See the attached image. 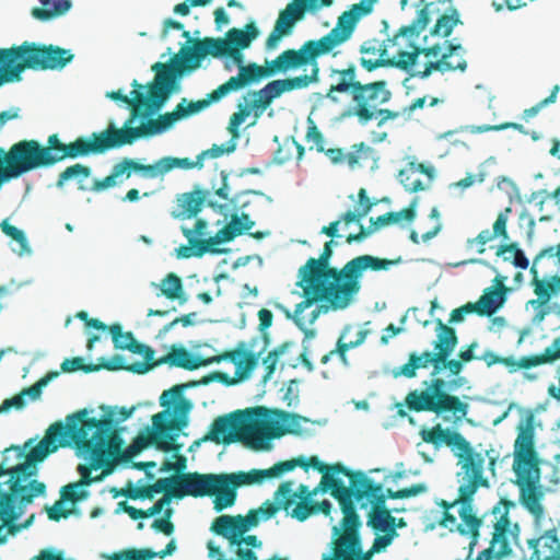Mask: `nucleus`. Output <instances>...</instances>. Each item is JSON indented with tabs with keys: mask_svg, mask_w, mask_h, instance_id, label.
<instances>
[{
	"mask_svg": "<svg viewBox=\"0 0 560 560\" xmlns=\"http://www.w3.org/2000/svg\"><path fill=\"white\" fill-rule=\"evenodd\" d=\"M116 349L128 350L131 353L143 357V361L153 359L155 351L144 343L139 342L131 331L124 332L119 324H113L108 328Z\"/></svg>",
	"mask_w": 560,
	"mask_h": 560,
	"instance_id": "nucleus-37",
	"label": "nucleus"
},
{
	"mask_svg": "<svg viewBox=\"0 0 560 560\" xmlns=\"http://www.w3.org/2000/svg\"><path fill=\"white\" fill-rule=\"evenodd\" d=\"M479 347L478 341L474 340L469 345L464 346L457 353V359H448L444 364L445 370L455 377H460L459 374L464 370L466 363L474 360H479V357L475 354V350Z\"/></svg>",
	"mask_w": 560,
	"mask_h": 560,
	"instance_id": "nucleus-55",
	"label": "nucleus"
},
{
	"mask_svg": "<svg viewBox=\"0 0 560 560\" xmlns=\"http://www.w3.org/2000/svg\"><path fill=\"white\" fill-rule=\"evenodd\" d=\"M88 415V410L82 409L68 416L66 423L49 425L44 438L32 447V459L44 460L59 447L73 443L79 451L90 455L91 467H104V474H108L121 454L122 440L110 418H89Z\"/></svg>",
	"mask_w": 560,
	"mask_h": 560,
	"instance_id": "nucleus-3",
	"label": "nucleus"
},
{
	"mask_svg": "<svg viewBox=\"0 0 560 560\" xmlns=\"http://www.w3.org/2000/svg\"><path fill=\"white\" fill-rule=\"evenodd\" d=\"M179 54L189 62L187 66L190 69L199 68L201 61L209 55L214 58L229 56L237 63L238 68L244 66L241 49L228 47V43L222 38L195 39L192 46H183Z\"/></svg>",
	"mask_w": 560,
	"mask_h": 560,
	"instance_id": "nucleus-25",
	"label": "nucleus"
},
{
	"mask_svg": "<svg viewBox=\"0 0 560 560\" xmlns=\"http://www.w3.org/2000/svg\"><path fill=\"white\" fill-rule=\"evenodd\" d=\"M184 236L187 238V245H219L217 233L212 235L208 231V222L198 219L192 228H182Z\"/></svg>",
	"mask_w": 560,
	"mask_h": 560,
	"instance_id": "nucleus-51",
	"label": "nucleus"
},
{
	"mask_svg": "<svg viewBox=\"0 0 560 560\" xmlns=\"http://www.w3.org/2000/svg\"><path fill=\"white\" fill-rule=\"evenodd\" d=\"M451 432L452 431L448 429H443L441 424H436L430 429L423 428L420 431V436L423 442L432 444L434 446H440L441 444H446V441L450 438Z\"/></svg>",
	"mask_w": 560,
	"mask_h": 560,
	"instance_id": "nucleus-61",
	"label": "nucleus"
},
{
	"mask_svg": "<svg viewBox=\"0 0 560 560\" xmlns=\"http://www.w3.org/2000/svg\"><path fill=\"white\" fill-rule=\"evenodd\" d=\"M285 482H290V497L288 499L291 501V512L290 516L300 522H304L312 515V503L313 498L319 492L323 491L320 483L311 490L306 485H300L296 490L293 489L294 481L287 480Z\"/></svg>",
	"mask_w": 560,
	"mask_h": 560,
	"instance_id": "nucleus-35",
	"label": "nucleus"
},
{
	"mask_svg": "<svg viewBox=\"0 0 560 560\" xmlns=\"http://www.w3.org/2000/svg\"><path fill=\"white\" fill-rule=\"evenodd\" d=\"M368 526L375 533H394L396 530V517L390 514L389 510H376L369 513Z\"/></svg>",
	"mask_w": 560,
	"mask_h": 560,
	"instance_id": "nucleus-57",
	"label": "nucleus"
},
{
	"mask_svg": "<svg viewBox=\"0 0 560 560\" xmlns=\"http://www.w3.org/2000/svg\"><path fill=\"white\" fill-rule=\"evenodd\" d=\"M207 441L225 445L242 442L254 450H259L258 420H252L249 410L218 417L211 423L209 432L194 444L198 446Z\"/></svg>",
	"mask_w": 560,
	"mask_h": 560,
	"instance_id": "nucleus-15",
	"label": "nucleus"
},
{
	"mask_svg": "<svg viewBox=\"0 0 560 560\" xmlns=\"http://www.w3.org/2000/svg\"><path fill=\"white\" fill-rule=\"evenodd\" d=\"M416 167L412 165H408L406 168L401 170L398 174V179L400 184L405 187V189L409 192H417L424 189V186L421 179L415 175Z\"/></svg>",
	"mask_w": 560,
	"mask_h": 560,
	"instance_id": "nucleus-62",
	"label": "nucleus"
},
{
	"mask_svg": "<svg viewBox=\"0 0 560 560\" xmlns=\"http://www.w3.org/2000/svg\"><path fill=\"white\" fill-rule=\"evenodd\" d=\"M132 171L145 173V165L132 159L126 158L113 166L112 172L108 176L104 177L103 179L94 180L92 189L94 191H102L109 187H114L118 184V177L126 175V177L129 178L131 176Z\"/></svg>",
	"mask_w": 560,
	"mask_h": 560,
	"instance_id": "nucleus-40",
	"label": "nucleus"
},
{
	"mask_svg": "<svg viewBox=\"0 0 560 560\" xmlns=\"http://www.w3.org/2000/svg\"><path fill=\"white\" fill-rule=\"evenodd\" d=\"M425 3L422 9L417 12L415 20L410 25L402 26L398 33L387 40L378 42L377 39L365 40L360 46L362 55L359 62L363 69L371 72L382 67H395L407 70L412 66L413 54H407L402 47V39L406 34L411 36L424 31L430 21L429 5Z\"/></svg>",
	"mask_w": 560,
	"mask_h": 560,
	"instance_id": "nucleus-10",
	"label": "nucleus"
},
{
	"mask_svg": "<svg viewBox=\"0 0 560 560\" xmlns=\"http://www.w3.org/2000/svg\"><path fill=\"white\" fill-rule=\"evenodd\" d=\"M42 8H33L31 14L38 21H49L65 14L71 7L70 0H38Z\"/></svg>",
	"mask_w": 560,
	"mask_h": 560,
	"instance_id": "nucleus-52",
	"label": "nucleus"
},
{
	"mask_svg": "<svg viewBox=\"0 0 560 560\" xmlns=\"http://www.w3.org/2000/svg\"><path fill=\"white\" fill-rule=\"evenodd\" d=\"M185 385H174L166 389L160 396V405L170 408L175 404V411L184 417L172 418L167 410L158 412L152 417V430L147 428V433L138 434L131 444L122 453L124 459H130L140 452L154 445L159 451L168 453L170 451L182 450V444L176 443L180 430L186 427L185 415L190 410L191 404L184 398Z\"/></svg>",
	"mask_w": 560,
	"mask_h": 560,
	"instance_id": "nucleus-8",
	"label": "nucleus"
},
{
	"mask_svg": "<svg viewBox=\"0 0 560 560\" xmlns=\"http://www.w3.org/2000/svg\"><path fill=\"white\" fill-rule=\"evenodd\" d=\"M330 77L337 78L331 84L325 97L332 103H339L337 93L348 94L350 105L340 114V119L357 118L359 124L366 125L373 119H378V126L398 117V113L382 106L392 100V91L387 81L377 80L363 82L359 75L355 63L350 62L341 69H331Z\"/></svg>",
	"mask_w": 560,
	"mask_h": 560,
	"instance_id": "nucleus-6",
	"label": "nucleus"
},
{
	"mask_svg": "<svg viewBox=\"0 0 560 560\" xmlns=\"http://www.w3.org/2000/svg\"><path fill=\"white\" fill-rule=\"evenodd\" d=\"M296 467H302L307 470L310 467L323 471L326 469L324 463L318 457L312 456L306 459L303 456L283 460L275 464L268 469H252L247 472L238 471L233 474H220L219 481L215 483L213 491L214 510L220 512L229 506H232L236 500V489L245 485L260 483L265 479L277 478L284 472L291 471Z\"/></svg>",
	"mask_w": 560,
	"mask_h": 560,
	"instance_id": "nucleus-11",
	"label": "nucleus"
},
{
	"mask_svg": "<svg viewBox=\"0 0 560 560\" xmlns=\"http://www.w3.org/2000/svg\"><path fill=\"white\" fill-rule=\"evenodd\" d=\"M260 353L250 352L245 341H240L232 350L212 357V363L222 361L232 362L235 368V374L240 380L247 378L259 362Z\"/></svg>",
	"mask_w": 560,
	"mask_h": 560,
	"instance_id": "nucleus-33",
	"label": "nucleus"
},
{
	"mask_svg": "<svg viewBox=\"0 0 560 560\" xmlns=\"http://www.w3.org/2000/svg\"><path fill=\"white\" fill-rule=\"evenodd\" d=\"M515 506V502L501 499L491 509L490 517L493 532L490 546L479 552L476 560L502 559L512 553V546L517 544L520 536V525L512 523L510 517V510Z\"/></svg>",
	"mask_w": 560,
	"mask_h": 560,
	"instance_id": "nucleus-17",
	"label": "nucleus"
},
{
	"mask_svg": "<svg viewBox=\"0 0 560 560\" xmlns=\"http://www.w3.org/2000/svg\"><path fill=\"white\" fill-rule=\"evenodd\" d=\"M416 211L412 206L405 208L397 212H387L377 218L370 219V226L366 229L373 233L374 231L380 230L381 228L399 223L400 221L410 222L415 219Z\"/></svg>",
	"mask_w": 560,
	"mask_h": 560,
	"instance_id": "nucleus-54",
	"label": "nucleus"
},
{
	"mask_svg": "<svg viewBox=\"0 0 560 560\" xmlns=\"http://www.w3.org/2000/svg\"><path fill=\"white\" fill-rule=\"evenodd\" d=\"M218 478L219 475L215 474L186 472L177 475L178 490L175 493V499L211 497L215 489V482L219 481Z\"/></svg>",
	"mask_w": 560,
	"mask_h": 560,
	"instance_id": "nucleus-29",
	"label": "nucleus"
},
{
	"mask_svg": "<svg viewBox=\"0 0 560 560\" xmlns=\"http://www.w3.org/2000/svg\"><path fill=\"white\" fill-rule=\"evenodd\" d=\"M277 416L282 425H279L277 422L258 420L259 450L269 448L268 442L272 439H278L285 434H301L302 423L307 421L306 418L298 413L283 410L278 411Z\"/></svg>",
	"mask_w": 560,
	"mask_h": 560,
	"instance_id": "nucleus-28",
	"label": "nucleus"
},
{
	"mask_svg": "<svg viewBox=\"0 0 560 560\" xmlns=\"http://www.w3.org/2000/svg\"><path fill=\"white\" fill-rule=\"evenodd\" d=\"M512 213L510 207L500 211L495 221L492 224V229H486L481 231L475 238L469 240V243H477L478 245H486L489 242L499 241L500 245H518L520 240L515 235L508 231V221ZM521 228V241L530 242L532 235L535 229V222L529 218H521L518 221Z\"/></svg>",
	"mask_w": 560,
	"mask_h": 560,
	"instance_id": "nucleus-22",
	"label": "nucleus"
},
{
	"mask_svg": "<svg viewBox=\"0 0 560 560\" xmlns=\"http://www.w3.org/2000/svg\"><path fill=\"white\" fill-rule=\"evenodd\" d=\"M74 58L69 49L25 40L0 48V86L19 82L25 70H61Z\"/></svg>",
	"mask_w": 560,
	"mask_h": 560,
	"instance_id": "nucleus-9",
	"label": "nucleus"
},
{
	"mask_svg": "<svg viewBox=\"0 0 560 560\" xmlns=\"http://www.w3.org/2000/svg\"><path fill=\"white\" fill-rule=\"evenodd\" d=\"M560 359V337L552 340L551 345L547 347L544 352L539 354L526 355L516 359L513 355L501 357L492 350H486L479 360L483 361L488 368L494 364L504 365L510 373H515L520 370H529L542 364L552 363Z\"/></svg>",
	"mask_w": 560,
	"mask_h": 560,
	"instance_id": "nucleus-24",
	"label": "nucleus"
},
{
	"mask_svg": "<svg viewBox=\"0 0 560 560\" xmlns=\"http://www.w3.org/2000/svg\"><path fill=\"white\" fill-rule=\"evenodd\" d=\"M503 279L495 278L499 284V289L494 290L488 288L479 300L474 303L477 307V315L479 316H491L493 315L504 303L506 288L503 284Z\"/></svg>",
	"mask_w": 560,
	"mask_h": 560,
	"instance_id": "nucleus-42",
	"label": "nucleus"
},
{
	"mask_svg": "<svg viewBox=\"0 0 560 560\" xmlns=\"http://www.w3.org/2000/svg\"><path fill=\"white\" fill-rule=\"evenodd\" d=\"M351 329L352 326H345L337 340L338 357L340 361L346 365L348 364L347 352L350 349H354L364 343L368 335L370 334L369 329H361L357 332L355 339H348V335L350 334Z\"/></svg>",
	"mask_w": 560,
	"mask_h": 560,
	"instance_id": "nucleus-53",
	"label": "nucleus"
},
{
	"mask_svg": "<svg viewBox=\"0 0 560 560\" xmlns=\"http://www.w3.org/2000/svg\"><path fill=\"white\" fill-rule=\"evenodd\" d=\"M555 249V247H547L542 253H548ZM556 256L560 262V247H556ZM534 292L537 295V302L540 305H545L549 302L551 295L560 290V277L553 276L550 280H540L538 278L533 279ZM536 301H532V304Z\"/></svg>",
	"mask_w": 560,
	"mask_h": 560,
	"instance_id": "nucleus-47",
	"label": "nucleus"
},
{
	"mask_svg": "<svg viewBox=\"0 0 560 560\" xmlns=\"http://www.w3.org/2000/svg\"><path fill=\"white\" fill-rule=\"evenodd\" d=\"M94 469L91 465H79L78 471L81 478L77 482L68 483L60 490L61 501H68L77 503L89 497V491L84 489L85 486H90L92 482L100 481L104 474L98 477H92L91 471Z\"/></svg>",
	"mask_w": 560,
	"mask_h": 560,
	"instance_id": "nucleus-39",
	"label": "nucleus"
},
{
	"mask_svg": "<svg viewBox=\"0 0 560 560\" xmlns=\"http://www.w3.org/2000/svg\"><path fill=\"white\" fill-rule=\"evenodd\" d=\"M131 85L135 88V90L131 92L132 97L122 94L121 91H112L106 94V96L110 100L119 101L131 106L130 117L124 124L127 126H130L133 122V120L140 115V109L142 108V106L148 105V98L141 91L143 89V85L140 84L137 80H133Z\"/></svg>",
	"mask_w": 560,
	"mask_h": 560,
	"instance_id": "nucleus-43",
	"label": "nucleus"
},
{
	"mask_svg": "<svg viewBox=\"0 0 560 560\" xmlns=\"http://www.w3.org/2000/svg\"><path fill=\"white\" fill-rule=\"evenodd\" d=\"M163 364L194 371L201 366L212 364V357L202 358L201 355L192 354L183 346L173 345L166 355L156 360L153 358L150 361H136L133 363L126 364L125 359L121 355L116 354L112 358L110 362L104 363L102 366L109 371L125 370L135 374H145L154 368Z\"/></svg>",
	"mask_w": 560,
	"mask_h": 560,
	"instance_id": "nucleus-18",
	"label": "nucleus"
},
{
	"mask_svg": "<svg viewBox=\"0 0 560 560\" xmlns=\"http://www.w3.org/2000/svg\"><path fill=\"white\" fill-rule=\"evenodd\" d=\"M258 524L259 511L250 510L245 516H232L226 514L220 515L213 521L210 529L215 535H225L228 532L232 530L233 537H240V535H244Z\"/></svg>",
	"mask_w": 560,
	"mask_h": 560,
	"instance_id": "nucleus-34",
	"label": "nucleus"
},
{
	"mask_svg": "<svg viewBox=\"0 0 560 560\" xmlns=\"http://www.w3.org/2000/svg\"><path fill=\"white\" fill-rule=\"evenodd\" d=\"M436 339L433 342L434 353L444 364L450 359L458 345V337L456 330L444 324L441 318L434 320Z\"/></svg>",
	"mask_w": 560,
	"mask_h": 560,
	"instance_id": "nucleus-38",
	"label": "nucleus"
},
{
	"mask_svg": "<svg viewBox=\"0 0 560 560\" xmlns=\"http://www.w3.org/2000/svg\"><path fill=\"white\" fill-rule=\"evenodd\" d=\"M537 528V535L527 539V560H560V538L556 528Z\"/></svg>",
	"mask_w": 560,
	"mask_h": 560,
	"instance_id": "nucleus-31",
	"label": "nucleus"
},
{
	"mask_svg": "<svg viewBox=\"0 0 560 560\" xmlns=\"http://www.w3.org/2000/svg\"><path fill=\"white\" fill-rule=\"evenodd\" d=\"M513 456L514 472L539 470L538 455L535 450V416L533 412L527 413L517 427Z\"/></svg>",
	"mask_w": 560,
	"mask_h": 560,
	"instance_id": "nucleus-23",
	"label": "nucleus"
},
{
	"mask_svg": "<svg viewBox=\"0 0 560 560\" xmlns=\"http://www.w3.org/2000/svg\"><path fill=\"white\" fill-rule=\"evenodd\" d=\"M158 287L161 291L159 295H164L171 301L178 300L182 304L186 302V298H184L183 282L177 275L173 272L168 273L161 280Z\"/></svg>",
	"mask_w": 560,
	"mask_h": 560,
	"instance_id": "nucleus-58",
	"label": "nucleus"
},
{
	"mask_svg": "<svg viewBox=\"0 0 560 560\" xmlns=\"http://www.w3.org/2000/svg\"><path fill=\"white\" fill-rule=\"evenodd\" d=\"M311 65V73L294 78L273 80L262 89L249 91L244 95L245 103L237 104V110L232 114L228 125V131L233 139L240 137V127L247 117L253 115L254 120L249 126L256 125L264 112L271 105L273 100L283 93L307 88L319 80L318 62L314 59L306 44L299 49L283 50L273 60H266V66L255 62L241 66L236 75L231 77L226 82L219 85L224 97L233 92L241 91L265 78L275 75L278 72L285 73L289 70Z\"/></svg>",
	"mask_w": 560,
	"mask_h": 560,
	"instance_id": "nucleus-2",
	"label": "nucleus"
},
{
	"mask_svg": "<svg viewBox=\"0 0 560 560\" xmlns=\"http://www.w3.org/2000/svg\"><path fill=\"white\" fill-rule=\"evenodd\" d=\"M54 160L48 142L42 145L37 140H21L7 152L0 148V187L25 173L55 165Z\"/></svg>",
	"mask_w": 560,
	"mask_h": 560,
	"instance_id": "nucleus-12",
	"label": "nucleus"
},
{
	"mask_svg": "<svg viewBox=\"0 0 560 560\" xmlns=\"http://www.w3.org/2000/svg\"><path fill=\"white\" fill-rule=\"evenodd\" d=\"M462 50L463 48L460 45L450 44L447 52L442 54L441 58L436 61L428 62L424 67V70L417 71L416 75L424 79L428 78L434 70L440 72L455 70L464 71L467 68V62L463 55L458 54Z\"/></svg>",
	"mask_w": 560,
	"mask_h": 560,
	"instance_id": "nucleus-36",
	"label": "nucleus"
},
{
	"mask_svg": "<svg viewBox=\"0 0 560 560\" xmlns=\"http://www.w3.org/2000/svg\"><path fill=\"white\" fill-rule=\"evenodd\" d=\"M514 485L518 488L520 503L534 517L535 526L541 527L545 509L544 491L539 486V470L514 472Z\"/></svg>",
	"mask_w": 560,
	"mask_h": 560,
	"instance_id": "nucleus-26",
	"label": "nucleus"
},
{
	"mask_svg": "<svg viewBox=\"0 0 560 560\" xmlns=\"http://www.w3.org/2000/svg\"><path fill=\"white\" fill-rule=\"evenodd\" d=\"M246 192L236 194L230 197V187L228 185V173L221 171V186L214 189V195L224 200L225 203L219 205L218 202L209 199L210 190L195 185L191 191L178 194L175 199V205L172 210V217L178 220H188L196 218L205 205L212 209H219L221 212L224 209H244L248 202L243 201L242 198Z\"/></svg>",
	"mask_w": 560,
	"mask_h": 560,
	"instance_id": "nucleus-13",
	"label": "nucleus"
},
{
	"mask_svg": "<svg viewBox=\"0 0 560 560\" xmlns=\"http://www.w3.org/2000/svg\"><path fill=\"white\" fill-rule=\"evenodd\" d=\"M305 141L308 143L312 142L314 144L310 147V150L315 148L316 151L319 153H323L325 151V137L317 127L316 122L311 117L307 118Z\"/></svg>",
	"mask_w": 560,
	"mask_h": 560,
	"instance_id": "nucleus-64",
	"label": "nucleus"
},
{
	"mask_svg": "<svg viewBox=\"0 0 560 560\" xmlns=\"http://www.w3.org/2000/svg\"><path fill=\"white\" fill-rule=\"evenodd\" d=\"M259 31L255 22H249L245 25V30L233 27L225 34L223 42L228 43V47L236 49H246L252 42L257 38Z\"/></svg>",
	"mask_w": 560,
	"mask_h": 560,
	"instance_id": "nucleus-48",
	"label": "nucleus"
},
{
	"mask_svg": "<svg viewBox=\"0 0 560 560\" xmlns=\"http://www.w3.org/2000/svg\"><path fill=\"white\" fill-rule=\"evenodd\" d=\"M334 534L338 536V538L334 541V557H326L325 560H372L373 556L375 555V552H372L371 548L368 551L362 552L360 536L358 549L354 547L352 549V547H348L347 545L341 544L342 532L339 527H334Z\"/></svg>",
	"mask_w": 560,
	"mask_h": 560,
	"instance_id": "nucleus-44",
	"label": "nucleus"
},
{
	"mask_svg": "<svg viewBox=\"0 0 560 560\" xmlns=\"http://www.w3.org/2000/svg\"><path fill=\"white\" fill-rule=\"evenodd\" d=\"M176 550V541L172 539L161 551H153L149 548L126 549L113 556V560H151L155 557L161 559L171 556Z\"/></svg>",
	"mask_w": 560,
	"mask_h": 560,
	"instance_id": "nucleus-50",
	"label": "nucleus"
},
{
	"mask_svg": "<svg viewBox=\"0 0 560 560\" xmlns=\"http://www.w3.org/2000/svg\"><path fill=\"white\" fill-rule=\"evenodd\" d=\"M420 33H418L415 36H411L410 34H406L405 38L402 39V47L406 50L407 54H413V60L412 66L416 65L417 58L420 54L425 55L427 57H434L438 58L441 55V47L439 45H433L432 47L427 48H420L416 45V40L419 37Z\"/></svg>",
	"mask_w": 560,
	"mask_h": 560,
	"instance_id": "nucleus-59",
	"label": "nucleus"
},
{
	"mask_svg": "<svg viewBox=\"0 0 560 560\" xmlns=\"http://www.w3.org/2000/svg\"><path fill=\"white\" fill-rule=\"evenodd\" d=\"M377 160L376 151L365 142L355 143L351 147V150L346 153V161L351 168L361 166L369 162L375 163Z\"/></svg>",
	"mask_w": 560,
	"mask_h": 560,
	"instance_id": "nucleus-56",
	"label": "nucleus"
},
{
	"mask_svg": "<svg viewBox=\"0 0 560 560\" xmlns=\"http://www.w3.org/2000/svg\"><path fill=\"white\" fill-rule=\"evenodd\" d=\"M202 166L199 154L195 161H191L188 158L164 156L152 165H145V173H148L150 177H156L164 175L174 168L191 170L201 168Z\"/></svg>",
	"mask_w": 560,
	"mask_h": 560,
	"instance_id": "nucleus-41",
	"label": "nucleus"
},
{
	"mask_svg": "<svg viewBox=\"0 0 560 560\" xmlns=\"http://www.w3.org/2000/svg\"><path fill=\"white\" fill-rule=\"evenodd\" d=\"M178 120H180V117L175 107L173 112L160 115L156 119H150L147 124H142L140 127L124 125V127L120 128V131L125 145L133 143L141 137L161 133Z\"/></svg>",
	"mask_w": 560,
	"mask_h": 560,
	"instance_id": "nucleus-32",
	"label": "nucleus"
},
{
	"mask_svg": "<svg viewBox=\"0 0 560 560\" xmlns=\"http://www.w3.org/2000/svg\"><path fill=\"white\" fill-rule=\"evenodd\" d=\"M231 248L228 247H176V256L178 258L202 257L205 254H229Z\"/></svg>",
	"mask_w": 560,
	"mask_h": 560,
	"instance_id": "nucleus-63",
	"label": "nucleus"
},
{
	"mask_svg": "<svg viewBox=\"0 0 560 560\" xmlns=\"http://www.w3.org/2000/svg\"><path fill=\"white\" fill-rule=\"evenodd\" d=\"M253 225L254 221L249 219L248 214L242 213V215H238L234 213L231 221L217 232V242H219V245L231 242L236 236L249 231Z\"/></svg>",
	"mask_w": 560,
	"mask_h": 560,
	"instance_id": "nucleus-45",
	"label": "nucleus"
},
{
	"mask_svg": "<svg viewBox=\"0 0 560 560\" xmlns=\"http://www.w3.org/2000/svg\"><path fill=\"white\" fill-rule=\"evenodd\" d=\"M489 488V480L485 476H480L479 471L472 474L471 479L467 482H462L458 488L459 504L458 511L462 523L456 526V530L462 535H469L471 540L469 542L470 552L476 546L479 537L480 526L489 520L491 523L490 513H486L482 517H478L472 510V499L479 488Z\"/></svg>",
	"mask_w": 560,
	"mask_h": 560,
	"instance_id": "nucleus-20",
	"label": "nucleus"
},
{
	"mask_svg": "<svg viewBox=\"0 0 560 560\" xmlns=\"http://www.w3.org/2000/svg\"><path fill=\"white\" fill-rule=\"evenodd\" d=\"M224 95L218 86L215 90L207 94L206 98L190 102H188L187 98H182V101L176 105V109L180 119H184L205 110L211 104L221 101Z\"/></svg>",
	"mask_w": 560,
	"mask_h": 560,
	"instance_id": "nucleus-46",
	"label": "nucleus"
},
{
	"mask_svg": "<svg viewBox=\"0 0 560 560\" xmlns=\"http://www.w3.org/2000/svg\"><path fill=\"white\" fill-rule=\"evenodd\" d=\"M376 0H361L345 11L337 21L336 26L319 39H310L305 44L314 59L329 54L334 48L347 42L362 16L370 14Z\"/></svg>",
	"mask_w": 560,
	"mask_h": 560,
	"instance_id": "nucleus-19",
	"label": "nucleus"
},
{
	"mask_svg": "<svg viewBox=\"0 0 560 560\" xmlns=\"http://www.w3.org/2000/svg\"><path fill=\"white\" fill-rule=\"evenodd\" d=\"M331 254L332 247H324L318 258L307 259L299 269L296 287L301 289L302 300L295 305L292 318L307 339L315 337L312 326L320 315L345 310L354 301L365 270H387L402 262L400 256L388 259L362 255L338 269L329 265Z\"/></svg>",
	"mask_w": 560,
	"mask_h": 560,
	"instance_id": "nucleus-1",
	"label": "nucleus"
},
{
	"mask_svg": "<svg viewBox=\"0 0 560 560\" xmlns=\"http://www.w3.org/2000/svg\"><path fill=\"white\" fill-rule=\"evenodd\" d=\"M290 495V482L280 483L273 494V503H264V505L258 510L259 513L264 514L266 518H271L280 510H283L287 515H290L291 501L288 499Z\"/></svg>",
	"mask_w": 560,
	"mask_h": 560,
	"instance_id": "nucleus-49",
	"label": "nucleus"
},
{
	"mask_svg": "<svg viewBox=\"0 0 560 560\" xmlns=\"http://www.w3.org/2000/svg\"><path fill=\"white\" fill-rule=\"evenodd\" d=\"M349 198L354 202L353 209L347 210L338 220L323 226L320 232L330 237V241L324 245H336L338 241L349 244L360 242L371 234V231L366 230L361 221L376 205V201L369 198L365 188L359 189L357 199L353 195H350Z\"/></svg>",
	"mask_w": 560,
	"mask_h": 560,
	"instance_id": "nucleus-16",
	"label": "nucleus"
},
{
	"mask_svg": "<svg viewBox=\"0 0 560 560\" xmlns=\"http://www.w3.org/2000/svg\"><path fill=\"white\" fill-rule=\"evenodd\" d=\"M430 364L433 366L431 377L422 382V389H413L406 395L405 406L415 412L427 411L438 416L452 413L458 419L464 418L468 412V404L464 402L458 396L451 394V392L460 388L466 380L465 377H454L445 381L436 376L445 366L434 352L427 350L420 354L417 352L410 353L408 362L401 365L394 375L412 378L417 375L418 369H425Z\"/></svg>",
	"mask_w": 560,
	"mask_h": 560,
	"instance_id": "nucleus-5",
	"label": "nucleus"
},
{
	"mask_svg": "<svg viewBox=\"0 0 560 560\" xmlns=\"http://www.w3.org/2000/svg\"><path fill=\"white\" fill-rule=\"evenodd\" d=\"M458 23H460L458 13L456 10H453L452 14H443L439 18L431 34L447 37Z\"/></svg>",
	"mask_w": 560,
	"mask_h": 560,
	"instance_id": "nucleus-60",
	"label": "nucleus"
},
{
	"mask_svg": "<svg viewBox=\"0 0 560 560\" xmlns=\"http://www.w3.org/2000/svg\"><path fill=\"white\" fill-rule=\"evenodd\" d=\"M31 455L32 448L25 454L19 446L3 451L0 464V518L4 524L19 518L16 501L25 506L46 492L44 482L32 479L37 472L35 465L42 460H33Z\"/></svg>",
	"mask_w": 560,
	"mask_h": 560,
	"instance_id": "nucleus-7",
	"label": "nucleus"
},
{
	"mask_svg": "<svg viewBox=\"0 0 560 560\" xmlns=\"http://www.w3.org/2000/svg\"><path fill=\"white\" fill-rule=\"evenodd\" d=\"M326 469L320 471V487L323 492L330 490V494L339 502L343 514L341 521V544L358 549L360 517L355 511L354 501L369 499L372 506L370 512L388 510L383 486L375 483L363 471H352L340 463L330 466L324 464Z\"/></svg>",
	"mask_w": 560,
	"mask_h": 560,
	"instance_id": "nucleus-4",
	"label": "nucleus"
},
{
	"mask_svg": "<svg viewBox=\"0 0 560 560\" xmlns=\"http://www.w3.org/2000/svg\"><path fill=\"white\" fill-rule=\"evenodd\" d=\"M48 143L52 148L54 164L66 159L102 154L125 145L121 131L115 127L114 122H109L107 128L101 132H93L89 138L79 137L70 143L61 142L58 135L52 133L48 137Z\"/></svg>",
	"mask_w": 560,
	"mask_h": 560,
	"instance_id": "nucleus-14",
	"label": "nucleus"
},
{
	"mask_svg": "<svg viewBox=\"0 0 560 560\" xmlns=\"http://www.w3.org/2000/svg\"><path fill=\"white\" fill-rule=\"evenodd\" d=\"M446 445L456 447L460 451L459 457L462 458V482H467L471 479L475 471H479L483 476L485 456L481 453L475 452L469 442L458 432L452 431L446 441Z\"/></svg>",
	"mask_w": 560,
	"mask_h": 560,
	"instance_id": "nucleus-30",
	"label": "nucleus"
},
{
	"mask_svg": "<svg viewBox=\"0 0 560 560\" xmlns=\"http://www.w3.org/2000/svg\"><path fill=\"white\" fill-rule=\"evenodd\" d=\"M319 8L318 0H293L279 13L273 30L266 39V48L273 49L282 36L291 33L294 24L302 20L306 10Z\"/></svg>",
	"mask_w": 560,
	"mask_h": 560,
	"instance_id": "nucleus-27",
	"label": "nucleus"
},
{
	"mask_svg": "<svg viewBox=\"0 0 560 560\" xmlns=\"http://www.w3.org/2000/svg\"><path fill=\"white\" fill-rule=\"evenodd\" d=\"M179 56H182L179 54ZM184 57L176 55L168 63L155 62L151 69L155 72L154 81L149 84L150 102L145 107L159 109L177 88V80L185 71H192Z\"/></svg>",
	"mask_w": 560,
	"mask_h": 560,
	"instance_id": "nucleus-21",
	"label": "nucleus"
}]
</instances>
